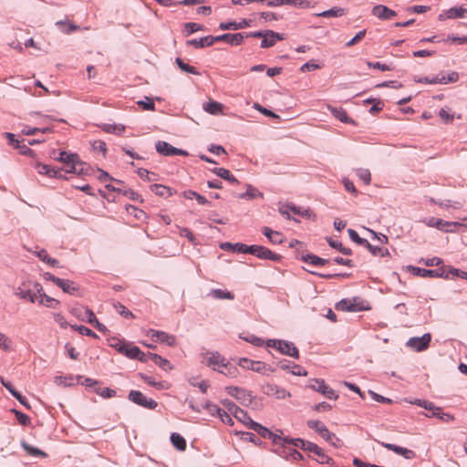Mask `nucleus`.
<instances>
[{
    "label": "nucleus",
    "instance_id": "obj_1",
    "mask_svg": "<svg viewBox=\"0 0 467 467\" xmlns=\"http://www.w3.org/2000/svg\"><path fill=\"white\" fill-rule=\"evenodd\" d=\"M56 160L62 162L65 166H70V169H67V173L82 175L87 174L89 169V166L82 162L76 153H68L63 150L59 152V156Z\"/></svg>",
    "mask_w": 467,
    "mask_h": 467
},
{
    "label": "nucleus",
    "instance_id": "obj_2",
    "mask_svg": "<svg viewBox=\"0 0 467 467\" xmlns=\"http://www.w3.org/2000/svg\"><path fill=\"white\" fill-rule=\"evenodd\" d=\"M70 312L79 320L83 322H88L94 326L99 331L103 333L107 331L106 326L98 320L94 312L91 309L83 306H76L73 307Z\"/></svg>",
    "mask_w": 467,
    "mask_h": 467
},
{
    "label": "nucleus",
    "instance_id": "obj_3",
    "mask_svg": "<svg viewBox=\"0 0 467 467\" xmlns=\"http://www.w3.org/2000/svg\"><path fill=\"white\" fill-rule=\"evenodd\" d=\"M246 37H262L261 47L268 48L274 47L277 41L284 40L285 36L280 33H276L273 30H264V31H255L249 32L245 34Z\"/></svg>",
    "mask_w": 467,
    "mask_h": 467
},
{
    "label": "nucleus",
    "instance_id": "obj_4",
    "mask_svg": "<svg viewBox=\"0 0 467 467\" xmlns=\"http://www.w3.org/2000/svg\"><path fill=\"white\" fill-rule=\"evenodd\" d=\"M423 223L429 227H434L445 233H454L457 227L462 226L459 222H448L436 217L427 218Z\"/></svg>",
    "mask_w": 467,
    "mask_h": 467
},
{
    "label": "nucleus",
    "instance_id": "obj_5",
    "mask_svg": "<svg viewBox=\"0 0 467 467\" xmlns=\"http://www.w3.org/2000/svg\"><path fill=\"white\" fill-rule=\"evenodd\" d=\"M308 387L313 390L321 393L327 399L336 400L338 398L336 391L327 385L324 379H313L309 381Z\"/></svg>",
    "mask_w": 467,
    "mask_h": 467
},
{
    "label": "nucleus",
    "instance_id": "obj_6",
    "mask_svg": "<svg viewBox=\"0 0 467 467\" xmlns=\"http://www.w3.org/2000/svg\"><path fill=\"white\" fill-rule=\"evenodd\" d=\"M128 399L131 402L149 410H154L158 406V403L154 400L147 398L140 390H130Z\"/></svg>",
    "mask_w": 467,
    "mask_h": 467
},
{
    "label": "nucleus",
    "instance_id": "obj_7",
    "mask_svg": "<svg viewBox=\"0 0 467 467\" xmlns=\"http://www.w3.org/2000/svg\"><path fill=\"white\" fill-rule=\"evenodd\" d=\"M410 271L414 275L421 277H443L449 278L448 270L444 268L424 269L417 266H409Z\"/></svg>",
    "mask_w": 467,
    "mask_h": 467
},
{
    "label": "nucleus",
    "instance_id": "obj_8",
    "mask_svg": "<svg viewBox=\"0 0 467 467\" xmlns=\"http://www.w3.org/2000/svg\"><path fill=\"white\" fill-rule=\"evenodd\" d=\"M431 340V335L430 333H425L421 337H410L407 341L406 346L417 352H420L426 350L429 348Z\"/></svg>",
    "mask_w": 467,
    "mask_h": 467
},
{
    "label": "nucleus",
    "instance_id": "obj_9",
    "mask_svg": "<svg viewBox=\"0 0 467 467\" xmlns=\"http://www.w3.org/2000/svg\"><path fill=\"white\" fill-rule=\"evenodd\" d=\"M251 250V254L256 256L259 259L263 260H270L273 262H279L282 259V256L278 254L272 252L270 249L262 246L253 244Z\"/></svg>",
    "mask_w": 467,
    "mask_h": 467
},
{
    "label": "nucleus",
    "instance_id": "obj_10",
    "mask_svg": "<svg viewBox=\"0 0 467 467\" xmlns=\"http://www.w3.org/2000/svg\"><path fill=\"white\" fill-rule=\"evenodd\" d=\"M156 151L162 156H188V152L184 150L173 147L170 143L159 140L155 144Z\"/></svg>",
    "mask_w": 467,
    "mask_h": 467
},
{
    "label": "nucleus",
    "instance_id": "obj_11",
    "mask_svg": "<svg viewBox=\"0 0 467 467\" xmlns=\"http://www.w3.org/2000/svg\"><path fill=\"white\" fill-rule=\"evenodd\" d=\"M306 425L308 428L316 431L318 433V435L322 437L325 441H338V437H337L335 433L329 431L326 425L322 423L320 420H307Z\"/></svg>",
    "mask_w": 467,
    "mask_h": 467
},
{
    "label": "nucleus",
    "instance_id": "obj_12",
    "mask_svg": "<svg viewBox=\"0 0 467 467\" xmlns=\"http://www.w3.org/2000/svg\"><path fill=\"white\" fill-rule=\"evenodd\" d=\"M239 366L243 368L253 370L257 373L266 374V370L274 372L273 368H267L266 364L262 361H255L247 358H242L239 359Z\"/></svg>",
    "mask_w": 467,
    "mask_h": 467
},
{
    "label": "nucleus",
    "instance_id": "obj_13",
    "mask_svg": "<svg viewBox=\"0 0 467 467\" xmlns=\"http://www.w3.org/2000/svg\"><path fill=\"white\" fill-rule=\"evenodd\" d=\"M225 389L230 396L236 399L243 405H248L252 402L253 396L250 391L234 386L226 387Z\"/></svg>",
    "mask_w": 467,
    "mask_h": 467
},
{
    "label": "nucleus",
    "instance_id": "obj_14",
    "mask_svg": "<svg viewBox=\"0 0 467 467\" xmlns=\"http://www.w3.org/2000/svg\"><path fill=\"white\" fill-rule=\"evenodd\" d=\"M39 174L47 175L49 178L67 179L60 168L52 167L47 164L37 162L35 167Z\"/></svg>",
    "mask_w": 467,
    "mask_h": 467
},
{
    "label": "nucleus",
    "instance_id": "obj_15",
    "mask_svg": "<svg viewBox=\"0 0 467 467\" xmlns=\"http://www.w3.org/2000/svg\"><path fill=\"white\" fill-rule=\"evenodd\" d=\"M227 360L218 352H211L209 353V357L206 359V365L212 368L215 371H220L225 364Z\"/></svg>",
    "mask_w": 467,
    "mask_h": 467
},
{
    "label": "nucleus",
    "instance_id": "obj_16",
    "mask_svg": "<svg viewBox=\"0 0 467 467\" xmlns=\"http://www.w3.org/2000/svg\"><path fill=\"white\" fill-rule=\"evenodd\" d=\"M246 33H235V34H230L225 33L221 36H214L215 42L218 41H224L232 46H239L243 43Z\"/></svg>",
    "mask_w": 467,
    "mask_h": 467
},
{
    "label": "nucleus",
    "instance_id": "obj_17",
    "mask_svg": "<svg viewBox=\"0 0 467 467\" xmlns=\"http://www.w3.org/2000/svg\"><path fill=\"white\" fill-rule=\"evenodd\" d=\"M382 447L388 449L389 451H391L399 455L403 456L407 460H411L416 457L415 451L412 450L398 446L396 444L388 443V442H381L380 443Z\"/></svg>",
    "mask_w": 467,
    "mask_h": 467
},
{
    "label": "nucleus",
    "instance_id": "obj_18",
    "mask_svg": "<svg viewBox=\"0 0 467 467\" xmlns=\"http://www.w3.org/2000/svg\"><path fill=\"white\" fill-rule=\"evenodd\" d=\"M371 14L381 20H390L397 16L394 10L383 5H375L371 10Z\"/></svg>",
    "mask_w": 467,
    "mask_h": 467
},
{
    "label": "nucleus",
    "instance_id": "obj_19",
    "mask_svg": "<svg viewBox=\"0 0 467 467\" xmlns=\"http://www.w3.org/2000/svg\"><path fill=\"white\" fill-rule=\"evenodd\" d=\"M149 335L155 341H159L161 343H166L168 346H174L176 343V337L173 335H170L164 331H158L150 329L149 331Z\"/></svg>",
    "mask_w": 467,
    "mask_h": 467
},
{
    "label": "nucleus",
    "instance_id": "obj_20",
    "mask_svg": "<svg viewBox=\"0 0 467 467\" xmlns=\"http://www.w3.org/2000/svg\"><path fill=\"white\" fill-rule=\"evenodd\" d=\"M467 14V9L461 6H453L443 13L440 14L438 19L443 21L445 19L462 18Z\"/></svg>",
    "mask_w": 467,
    "mask_h": 467
},
{
    "label": "nucleus",
    "instance_id": "obj_21",
    "mask_svg": "<svg viewBox=\"0 0 467 467\" xmlns=\"http://www.w3.org/2000/svg\"><path fill=\"white\" fill-rule=\"evenodd\" d=\"M281 354L294 358H299V351L294 343L282 340L278 343V349Z\"/></svg>",
    "mask_w": 467,
    "mask_h": 467
},
{
    "label": "nucleus",
    "instance_id": "obj_22",
    "mask_svg": "<svg viewBox=\"0 0 467 467\" xmlns=\"http://www.w3.org/2000/svg\"><path fill=\"white\" fill-rule=\"evenodd\" d=\"M277 365L283 370H290V372L296 376H306L307 374L306 370L300 365L288 360H281L277 363Z\"/></svg>",
    "mask_w": 467,
    "mask_h": 467
},
{
    "label": "nucleus",
    "instance_id": "obj_23",
    "mask_svg": "<svg viewBox=\"0 0 467 467\" xmlns=\"http://www.w3.org/2000/svg\"><path fill=\"white\" fill-rule=\"evenodd\" d=\"M220 247L223 250L232 251L234 253H242V254H251L250 249H252V245H246V244H241V243L232 244L229 242L222 243Z\"/></svg>",
    "mask_w": 467,
    "mask_h": 467
},
{
    "label": "nucleus",
    "instance_id": "obj_24",
    "mask_svg": "<svg viewBox=\"0 0 467 467\" xmlns=\"http://www.w3.org/2000/svg\"><path fill=\"white\" fill-rule=\"evenodd\" d=\"M286 442L291 443L293 446L300 448L305 451L311 452L317 449V444L309 441L303 440L301 438H290L285 440Z\"/></svg>",
    "mask_w": 467,
    "mask_h": 467
},
{
    "label": "nucleus",
    "instance_id": "obj_25",
    "mask_svg": "<svg viewBox=\"0 0 467 467\" xmlns=\"http://www.w3.org/2000/svg\"><path fill=\"white\" fill-rule=\"evenodd\" d=\"M251 20L242 19L240 22H221L219 24V29L221 30H238L243 29L250 26Z\"/></svg>",
    "mask_w": 467,
    "mask_h": 467
},
{
    "label": "nucleus",
    "instance_id": "obj_26",
    "mask_svg": "<svg viewBox=\"0 0 467 467\" xmlns=\"http://www.w3.org/2000/svg\"><path fill=\"white\" fill-rule=\"evenodd\" d=\"M214 43H215L214 36H206L201 37L199 39L187 40L186 45L192 46L195 48H203L205 47H211Z\"/></svg>",
    "mask_w": 467,
    "mask_h": 467
},
{
    "label": "nucleus",
    "instance_id": "obj_27",
    "mask_svg": "<svg viewBox=\"0 0 467 467\" xmlns=\"http://www.w3.org/2000/svg\"><path fill=\"white\" fill-rule=\"evenodd\" d=\"M266 5L270 7L280 6L283 5L304 7L308 5V2L305 0H266Z\"/></svg>",
    "mask_w": 467,
    "mask_h": 467
},
{
    "label": "nucleus",
    "instance_id": "obj_28",
    "mask_svg": "<svg viewBox=\"0 0 467 467\" xmlns=\"http://www.w3.org/2000/svg\"><path fill=\"white\" fill-rule=\"evenodd\" d=\"M262 233L274 244H280L284 241L281 233L274 231L267 226L262 228Z\"/></svg>",
    "mask_w": 467,
    "mask_h": 467
},
{
    "label": "nucleus",
    "instance_id": "obj_29",
    "mask_svg": "<svg viewBox=\"0 0 467 467\" xmlns=\"http://www.w3.org/2000/svg\"><path fill=\"white\" fill-rule=\"evenodd\" d=\"M57 286L63 290L64 293L74 295L78 291V285L70 280L62 279L57 280Z\"/></svg>",
    "mask_w": 467,
    "mask_h": 467
},
{
    "label": "nucleus",
    "instance_id": "obj_30",
    "mask_svg": "<svg viewBox=\"0 0 467 467\" xmlns=\"http://www.w3.org/2000/svg\"><path fill=\"white\" fill-rule=\"evenodd\" d=\"M286 208H288L289 211L293 213L300 215L304 218L310 219L311 217L315 216L310 208H302L291 202L286 204Z\"/></svg>",
    "mask_w": 467,
    "mask_h": 467
},
{
    "label": "nucleus",
    "instance_id": "obj_31",
    "mask_svg": "<svg viewBox=\"0 0 467 467\" xmlns=\"http://www.w3.org/2000/svg\"><path fill=\"white\" fill-rule=\"evenodd\" d=\"M182 194L185 199L192 200L194 198V200H196L197 202L201 205H211L212 204V202L209 200H207L204 196L201 195L200 193H198L195 191L187 190V191H184Z\"/></svg>",
    "mask_w": 467,
    "mask_h": 467
},
{
    "label": "nucleus",
    "instance_id": "obj_32",
    "mask_svg": "<svg viewBox=\"0 0 467 467\" xmlns=\"http://www.w3.org/2000/svg\"><path fill=\"white\" fill-rule=\"evenodd\" d=\"M288 445H292L291 443L281 442V444H277L276 447L272 449V451L276 455L285 459L286 461H290L289 452H291L292 449Z\"/></svg>",
    "mask_w": 467,
    "mask_h": 467
},
{
    "label": "nucleus",
    "instance_id": "obj_33",
    "mask_svg": "<svg viewBox=\"0 0 467 467\" xmlns=\"http://www.w3.org/2000/svg\"><path fill=\"white\" fill-rule=\"evenodd\" d=\"M150 360H152L159 368H161L164 371H169L172 369L171 362L168 359L161 357L160 355L155 353H150Z\"/></svg>",
    "mask_w": 467,
    "mask_h": 467
},
{
    "label": "nucleus",
    "instance_id": "obj_34",
    "mask_svg": "<svg viewBox=\"0 0 467 467\" xmlns=\"http://www.w3.org/2000/svg\"><path fill=\"white\" fill-rule=\"evenodd\" d=\"M211 171L231 183H238V180L225 168H213Z\"/></svg>",
    "mask_w": 467,
    "mask_h": 467
},
{
    "label": "nucleus",
    "instance_id": "obj_35",
    "mask_svg": "<svg viewBox=\"0 0 467 467\" xmlns=\"http://www.w3.org/2000/svg\"><path fill=\"white\" fill-rule=\"evenodd\" d=\"M331 113L333 116L343 123L354 124L355 121L348 117L347 111L342 108H332Z\"/></svg>",
    "mask_w": 467,
    "mask_h": 467
},
{
    "label": "nucleus",
    "instance_id": "obj_36",
    "mask_svg": "<svg viewBox=\"0 0 467 467\" xmlns=\"http://www.w3.org/2000/svg\"><path fill=\"white\" fill-rule=\"evenodd\" d=\"M140 376L145 383H147L150 386L154 387L155 389H157L159 390L168 389L167 383L165 381H157L153 377L148 376L143 373H140Z\"/></svg>",
    "mask_w": 467,
    "mask_h": 467
},
{
    "label": "nucleus",
    "instance_id": "obj_37",
    "mask_svg": "<svg viewBox=\"0 0 467 467\" xmlns=\"http://www.w3.org/2000/svg\"><path fill=\"white\" fill-rule=\"evenodd\" d=\"M202 109L212 115H219L223 112V105L214 100L203 103Z\"/></svg>",
    "mask_w": 467,
    "mask_h": 467
},
{
    "label": "nucleus",
    "instance_id": "obj_38",
    "mask_svg": "<svg viewBox=\"0 0 467 467\" xmlns=\"http://www.w3.org/2000/svg\"><path fill=\"white\" fill-rule=\"evenodd\" d=\"M208 296H212L214 299H220V300H223V299L233 300V299H234V295L232 292L227 291V290H222V289H219V288L212 289L210 291V293L208 294Z\"/></svg>",
    "mask_w": 467,
    "mask_h": 467
},
{
    "label": "nucleus",
    "instance_id": "obj_39",
    "mask_svg": "<svg viewBox=\"0 0 467 467\" xmlns=\"http://www.w3.org/2000/svg\"><path fill=\"white\" fill-rule=\"evenodd\" d=\"M314 453L317 458H315V461H317L319 464H332L334 463V461L331 457L327 456L323 449H321L319 446L317 445V449L313 450L311 451Z\"/></svg>",
    "mask_w": 467,
    "mask_h": 467
},
{
    "label": "nucleus",
    "instance_id": "obj_40",
    "mask_svg": "<svg viewBox=\"0 0 467 467\" xmlns=\"http://www.w3.org/2000/svg\"><path fill=\"white\" fill-rule=\"evenodd\" d=\"M56 26L62 33L67 35H69L79 29V26L76 24L63 20L56 22Z\"/></svg>",
    "mask_w": 467,
    "mask_h": 467
},
{
    "label": "nucleus",
    "instance_id": "obj_41",
    "mask_svg": "<svg viewBox=\"0 0 467 467\" xmlns=\"http://www.w3.org/2000/svg\"><path fill=\"white\" fill-rule=\"evenodd\" d=\"M301 260L313 265H325L329 263L328 259H324L312 254L302 255Z\"/></svg>",
    "mask_w": 467,
    "mask_h": 467
},
{
    "label": "nucleus",
    "instance_id": "obj_42",
    "mask_svg": "<svg viewBox=\"0 0 467 467\" xmlns=\"http://www.w3.org/2000/svg\"><path fill=\"white\" fill-rule=\"evenodd\" d=\"M151 192H153L156 195L168 198L172 195V190L162 184H152L150 186Z\"/></svg>",
    "mask_w": 467,
    "mask_h": 467
},
{
    "label": "nucleus",
    "instance_id": "obj_43",
    "mask_svg": "<svg viewBox=\"0 0 467 467\" xmlns=\"http://www.w3.org/2000/svg\"><path fill=\"white\" fill-rule=\"evenodd\" d=\"M15 295L22 299L35 303L37 300V295L33 294L29 289H23L21 286L16 288Z\"/></svg>",
    "mask_w": 467,
    "mask_h": 467
},
{
    "label": "nucleus",
    "instance_id": "obj_44",
    "mask_svg": "<svg viewBox=\"0 0 467 467\" xmlns=\"http://www.w3.org/2000/svg\"><path fill=\"white\" fill-rule=\"evenodd\" d=\"M346 14V11L342 7L334 6L328 10H325L319 14H317V16L321 17H340L343 16Z\"/></svg>",
    "mask_w": 467,
    "mask_h": 467
},
{
    "label": "nucleus",
    "instance_id": "obj_45",
    "mask_svg": "<svg viewBox=\"0 0 467 467\" xmlns=\"http://www.w3.org/2000/svg\"><path fill=\"white\" fill-rule=\"evenodd\" d=\"M21 446L23 449L31 456L33 457H47V453L40 449L34 447L28 443H26L25 441L21 442Z\"/></svg>",
    "mask_w": 467,
    "mask_h": 467
},
{
    "label": "nucleus",
    "instance_id": "obj_46",
    "mask_svg": "<svg viewBox=\"0 0 467 467\" xmlns=\"http://www.w3.org/2000/svg\"><path fill=\"white\" fill-rule=\"evenodd\" d=\"M101 129L103 131L111 134L120 135L125 130V126L121 124H102Z\"/></svg>",
    "mask_w": 467,
    "mask_h": 467
},
{
    "label": "nucleus",
    "instance_id": "obj_47",
    "mask_svg": "<svg viewBox=\"0 0 467 467\" xmlns=\"http://www.w3.org/2000/svg\"><path fill=\"white\" fill-rule=\"evenodd\" d=\"M171 441L172 445L179 451H182L186 449L185 439L181 434H179L177 432L171 433Z\"/></svg>",
    "mask_w": 467,
    "mask_h": 467
},
{
    "label": "nucleus",
    "instance_id": "obj_48",
    "mask_svg": "<svg viewBox=\"0 0 467 467\" xmlns=\"http://www.w3.org/2000/svg\"><path fill=\"white\" fill-rule=\"evenodd\" d=\"M327 242L332 248L338 250L341 254L345 255H350L352 254L350 248L344 247L342 243L337 240H333L331 237H327Z\"/></svg>",
    "mask_w": 467,
    "mask_h": 467
},
{
    "label": "nucleus",
    "instance_id": "obj_49",
    "mask_svg": "<svg viewBox=\"0 0 467 467\" xmlns=\"http://www.w3.org/2000/svg\"><path fill=\"white\" fill-rule=\"evenodd\" d=\"M38 304L44 305L49 308H57L59 306V301L46 294H40Z\"/></svg>",
    "mask_w": 467,
    "mask_h": 467
},
{
    "label": "nucleus",
    "instance_id": "obj_50",
    "mask_svg": "<svg viewBox=\"0 0 467 467\" xmlns=\"http://www.w3.org/2000/svg\"><path fill=\"white\" fill-rule=\"evenodd\" d=\"M36 255L41 261L46 262L52 267L59 266V262L57 259L50 257L45 249H42L39 252H37Z\"/></svg>",
    "mask_w": 467,
    "mask_h": 467
},
{
    "label": "nucleus",
    "instance_id": "obj_51",
    "mask_svg": "<svg viewBox=\"0 0 467 467\" xmlns=\"http://www.w3.org/2000/svg\"><path fill=\"white\" fill-rule=\"evenodd\" d=\"M410 403L415 404L419 407L424 408L425 410H429L431 413L433 410H441L440 407L435 406L432 402L428 401L426 400L416 399L413 401H410Z\"/></svg>",
    "mask_w": 467,
    "mask_h": 467
},
{
    "label": "nucleus",
    "instance_id": "obj_52",
    "mask_svg": "<svg viewBox=\"0 0 467 467\" xmlns=\"http://www.w3.org/2000/svg\"><path fill=\"white\" fill-rule=\"evenodd\" d=\"M240 338H242L243 340H244L246 342L251 343L252 345H254L255 347H262L265 344L264 339H262L259 337H256L255 335L249 334V333L241 334Z\"/></svg>",
    "mask_w": 467,
    "mask_h": 467
},
{
    "label": "nucleus",
    "instance_id": "obj_53",
    "mask_svg": "<svg viewBox=\"0 0 467 467\" xmlns=\"http://www.w3.org/2000/svg\"><path fill=\"white\" fill-rule=\"evenodd\" d=\"M205 30L204 26L193 22H188L184 24V33L189 36L192 35L197 31H203Z\"/></svg>",
    "mask_w": 467,
    "mask_h": 467
},
{
    "label": "nucleus",
    "instance_id": "obj_54",
    "mask_svg": "<svg viewBox=\"0 0 467 467\" xmlns=\"http://www.w3.org/2000/svg\"><path fill=\"white\" fill-rule=\"evenodd\" d=\"M235 418L252 430V423L254 421L248 415L247 411L244 410L243 409L237 410V415H235Z\"/></svg>",
    "mask_w": 467,
    "mask_h": 467
},
{
    "label": "nucleus",
    "instance_id": "obj_55",
    "mask_svg": "<svg viewBox=\"0 0 467 467\" xmlns=\"http://www.w3.org/2000/svg\"><path fill=\"white\" fill-rule=\"evenodd\" d=\"M175 61H176V64H177V66L179 67V68L181 70H182V71H184L186 73L193 74V75H199L200 74L198 72V70L194 67L185 63L182 58L177 57Z\"/></svg>",
    "mask_w": 467,
    "mask_h": 467
},
{
    "label": "nucleus",
    "instance_id": "obj_56",
    "mask_svg": "<svg viewBox=\"0 0 467 467\" xmlns=\"http://www.w3.org/2000/svg\"><path fill=\"white\" fill-rule=\"evenodd\" d=\"M71 328L75 331H78L79 334L87 337H91L94 338H98V335L92 331L90 328L82 326V325H71Z\"/></svg>",
    "mask_w": 467,
    "mask_h": 467
},
{
    "label": "nucleus",
    "instance_id": "obj_57",
    "mask_svg": "<svg viewBox=\"0 0 467 467\" xmlns=\"http://www.w3.org/2000/svg\"><path fill=\"white\" fill-rule=\"evenodd\" d=\"M426 417H436L444 422H450L454 420V417L450 413H445L441 410H433L430 414H425Z\"/></svg>",
    "mask_w": 467,
    "mask_h": 467
},
{
    "label": "nucleus",
    "instance_id": "obj_58",
    "mask_svg": "<svg viewBox=\"0 0 467 467\" xmlns=\"http://www.w3.org/2000/svg\"><path fill=\"white\" fill-rule=\"evenodd\" d=\"M219 373H222L230 378H235L238 373V369L234 365H233L229 361H227V363L225 364V367H223L219 371Z\"/></svg>",
    "mask_w": 467,
    "mask_h": 467
},
{
    "label": "nucleus",
    "instance_id": "obj_59",
    "mask_svg": "<svg viewBox=\"0 0 467 467\" xmlns=\"http://www.w3.org/2000/svg\"><path fill=\"white\" fill-rule=\"evenodd\" d=\"M366 248L375 256H386L389 255V251L386 248H381L379 246L372 245L369 242L367 244Z\"/></svg>",
    "mask_w": 467,
    "mask_h": 467
},
{
    "label": "nucleus",
    "instance_id": "obj_60",
    "mask_svg": "<svg viewBox=\"0 0 467 467\" xmlns=\"http://www.w3.org/2000/svg\"><path fill=\"white\" fill-rule=\"evenodd\" d=\"M258 196L262 197L263 195L257 189H255L252 185H247L246 192L240 195L241 198L248 200L254 199Z\"/></svg>",
    "mask_w": 467,
    "mask_h": 467
},
{
    "label": "nucleus",
    "instance_id": "obj_61",
    "mask_svg": "<svg viewBox=\"0 0 467 467\" xmlns=\"http://www.w3.org/2000/svg\"><path fill=\"white\" fill-rule=\"evenodd\" d=\"M203 409H205L211 416H217L218 418L223 411L220 407L211 401H206L203 405Z\"/></svg>",
    "mask_w": 467,
    "mask_h": 467
},
{
    "label": "nucleus",
    "instance_id": "obj_62",
    "mask_svg": "<svg viewBox=\"0 0 467 467\" xmlns=\"http://www.w3.org/2000/svg\"><path fill=\"white\" fill-rule=\"evenodd\" d=\"M252 430L265 439H268L271 436V431L257 422L252 423Z\"/></svg>",
    "mask_w": 467,
    "mask_h": 467
},
{
    "label": "nucleus",
    "instance_id": "obj_63",
    "mask_svg": "<svg viewBox=\"0 0 467 467\" xmlns=\"http://www.w3.org/2000/svg\"><path fill=\"white\" fill-rule=\"evenodd\" d=\"M113 306L116 309V311L121 315L122 317L126 318H133L134 315L131 311L127 309L121 303L119 302H113Z\"/></svg>",
    "mask_w": 467,
    "mask_h": 467
},
{
    "label": "nucleus",
    "instance_id": "obj_64",
    "mask_svg": "<svg viewBox=\"0 0 467 467\" xmlns=\"http://www.w3.org/2000/svg\"><path fill=\"white\" fill-rule=\"evenodd\" d=\"M348 235H349V238L351 239V241L355 242L356 244H358L359 245H363L365 247L368 244V241L367 239L361 238L358 235V234L357 233V231H355L353 229H348Z\"/></svg>",
    "mask_w": 467,
    "mask_h": 467
}]
</instances>
